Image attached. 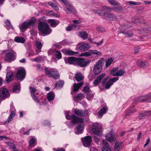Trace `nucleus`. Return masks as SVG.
<instances>
[{
    "mask_svg": "<svg viewBox=\"0 0 151 151\" xmlns=\"http://www.w3.org/2000/svg\"><path fill=\"white\" fill-rule=\"evenodd\" d=\"M46 75L58 79L59 78V74L57 70L55 68H46L45 69Z\"/></svg>",
    "mask_w": 151,
    "mask_h": 151,
    "instance_id": "obj_3",
    "label": "nucleus"
},
{
    "mask_svg": "<svg viewBox=\"0 0 151 151\" xmlns=\"http://www.w3.org/2000/svg\"><path fill=\"white\" fill-rule=\"evenodd\" d=\"M65 117L67 119H70L71 120V123L74 125L78 123H82L84 121V119L81 118H79L78 117L76 116L75 115H71L70 116L68 112L65 113Z\"/></svg>",
    "mask_w": 151,
    "mask_h": 151,
    "instance_id": "obj_5",
    "label": "nucleus"
},
{
    "mask_svg": "<svg viewBox=\"0 0 151 151\" xmlns=\"http://www.w3.org/2000/svg\"><path fill=\"white\" fill-rule=\"evenodd\" d=\"M106 75L105 73H103L97 77L96 79L93 82V84L95 86H97L101 82Z\"/></svg>",
    "mask_w": 151,
    "mask_h": 151,
    "instance_id": "obj_13",
    "label": "nucleus"
},
{
    "mask_svg": "<svg viewBox=\"0 0 151 151\" xmlns=\"http://www.w3.org/2000/svg\"><path fill=\"white\" fill-rule=\"evenodd\" d=\"M43 124L45 126H50V122L48 120H45L43 122Z\"/></svg>",
    "mask_w": 151,
    "mask_h": 151,
    "instance_id": "obj_61",
    "label": "nucleus"
},
{
    "mask_svg": "<svg viewBox=\"0 0 151 151\" xmlns=\"http://www.w3.org/2000/svg\"><path fill=\"white\" fill-rule=\"evenodd\" d=\"M113 61V60L112 58H109L106 61L105 64L106 68H107L110 66Z\"/></svg>",
    "mask_w": 151,
    "mask_h": 151,
    "instance_id": "obj_42",
    "label": "nucleus"
},
{
    "mask_svg": "<svg viewBox=\"0 0 151 151\" xmlns=\"http://www.w3.org/2000/svg\"><path fill=\"white\" fill-rule=\"evenodd\" d=\"M104 60L103 58H100L94 65L93 72L96 75L100 73L103 69V66L104 64Z\"/></svg>",
    "mask_w": 151,
    "mask_h": 151,
    "instance_id": "obj_4",
    "label": "nucleus"
},
{
    "mask_svg": "<svg viewBox=\"0 0 151 151\" xmlns=\"http://www.w3.org/2000/svg\"><path fill=\"white\" fill-rule=\"evenodd\" d=\"M119 79V78L118 77H114L113 78L111 79H109V80L111 83H112V84H113V83L114 82H115L117 81Z\"/></svg>",
    "mask_w": 151,
    "mask_h": 151,
    "instance_id": "obj_53",
    "label": "nucleus"
},
{
    "mask_svg": "<svg viewBox=\"0 0 151 151\" xmlns=\"http://www.w3.org/2000/svg\"><path fill=\"white\" fill-rule=\"evenodd\" d=\"M103 42V40L102 39L99 42H93V43L96 45L97 47H99L102 45Z\"/></svg>",
    "mask_w": 151,
    "mask_h": 151,
    "instance_id": "obj_57",
    "label": "nucleus"
},
{
    "mask_svg": "<svg viewBox=\"0 0 151 151\" xmlns=\"http://www.w3.org/2000/svg\"><path fill=\"white\" fill-rule=\"evenodd\" d=\"M92 12H93L94 13H97L99 15H100L103 12V10H97L96 9H93L92 10Z\"/></svg>",
    "mask_w": 151,
    "mask_h": 151,
    "instance_id": "obj_50",
    "label": "nucleus"
},
{
    "mask_svg": "<svg viewBox=\"0 0 151 151\" xmlns=\"http://www.w3.org/2000/svg\"><path fill=\"white\" fill-rule=\"evenodd\" d=\"M122 33L126 37H131L133 35V33L131 31L129 30H125Z\"/></svg>",
    "mask_w": 151,
    "mask_h": 151,
    "instance_id": "obj_36",
    "label": "nucleus"
},
{
    "mask_svg": "<svg viewBox=\"0 0 151 151\" xmlns=\"http://www.w3.org/2000/svg\"><path fill=\"white\" fill-rule=\"evenodd\" d=\"M53 53L57 58L60 59L61 58V54L60 51L55 50L53 51Z\"/></svg>",
    "mask_w": 151,
    "mask_h": 151,
    "instance_id": "obj_39",
    "label": "nucleus"
},
{
    "mask_svg": "<svg viewBox=\"0 0 151 151\" xmlns=\"http://www.w3.org/2000/svg\"><path fill=\"white\" fill-rule=\"evenodd\" d=\"M38 28L40 32L45 35H49L52 31V30L50 28L49 25L44 22L39 23Z\"/></svg>",
    "mask_w": 151,
    "mask_h": 151,
    "instance_id": "obj_1",
    "label": "nucleus"
},
{
    "mask_svg": "<svg viewBox=\"0 0 151 151\" xmlns=\"http://www.w3.org/2000/svg\"><path fill=\"white\" fill-rule=\"evenodd\" d=\"M75 78L76 80L78 82L81 81L83 79L82 74L80 72L77 73L76 74Z\"/></svg>",
    "mask_w": 151,
    "mask_h": 151,
    "instance_id": "obj_31",
    "label": "nucleus"
},
{
    "mask_svg": "<svg viewBox=\"0 0 151 151\" xmlns=\"http://www.w3.org/2000/svg\"><path fill=\"white\" fill-rule=\"evenodd\" d=\"M16 56L15 52L13 50H11L6 53L5 60L8 61H14L15 59Z\"/></svg>",
    "mask_w": 151,
    "mask_h": 151,
    "instance_id": "obj_7",
    "label": "nucleus"
},
{
    "mask_svg": "<svg viewBox=\"0 0 151 151\" xmlns=\"http://www.w3.org/2000/svg\"><path fill=\"white\" fill-rule=\"evenodd\" d=\"M14 40L18 43H23L25 42V40L22 37H15Z\"/></svg>",
    "mask_w": 151,
    "mask_h": 151,
    "instance_id": "obj_35",
    "label": "nucleus"
},
{
    "mask_svg": "<svg viewBox=\"0 0 151 151\" xmlns=\"http://www.w3.org/2000/svg\"><path fill=\"white\" fill-rule=\"evenodd\" d=\"M84 124H80L78 126L75 131V133L76 134H78L81 133L84 128Z\"/></svg>",
    "mask_w": 151,
    "mask_h": 151,
    "instance_id": "obj_25",
    "label": "nucleus"
},
{
    "mask_svg": "<svg viewBox=\"0 0 151 151\" xmlns=\"http://www.w3.org/2000/svg\"><path fill=\"white\" fill-rule=\"evenodd\" d=\"M125 72L124 70H119L114 75V76H122Z\"/></svg>",
    "mask_w": 151,
    "mask_h": 151,
    "instance_id": "obj_38",
    "label": "nucleus"
},
{
    "mask_svg": "<svg viewBox=\"0 0 151 151\" xmlns=\"http://www.w3.org/2000/svg\"><path fill=\"white\" fill-rule=\"evenodd\" d=\"M5 24L6 25L9 27H11L12 28H13V27L11 24V22L9 20H6L5 22Z\"/></svg>",
    "mask_w": 151,
    "mask_h": 151,
    "instance_id": "obj_60",
    "label": "nucleus"
},
{
    "mask_svg": "<svg viewBox=\"0 0 151 151\" xmlns=\"http://www.w3.org/2000/svg\"><path fill=\"white\" fill-rule=\"evenodd\" d=\"M55 95L54 93L52 92H50L47 95V98L49 101H51L54 99Z\"/></svg>",
    "mask_w": 151,
    "mask_h": 151,
    "instance_id": "obj_29",
    "label": "nucleus"
},
{
    "mask_svg": "<svg viewBox=\"0 0 151 151\" xmlns=\"http://www.w3.org/2000/svg\"><path fill=\"white\" fill-rule=\"evenodd\" d=\"M36 21L35 18L32 17L29 20L23 23L21 25L19 26V28L22 31H24L26 30L27 27L30 28V27L34 25Z\"/></svg>",
    "mask_w": 151,
    "mask_h": 151,
    "instance_id": "obj_2",
    "label": "nucleus"
},
{
    "mask_svg": "<svg viewBox=\"0 0 151 151\" xmlns=\"http://www.w3.org/2000/svg\"><path fill=\"white\" fill-rule=\"evenodd\" d=\"M91 90L88 86H86V99L88 100H90L93 98V94L90 93Z\"/></svg>",
    "mask_w": 151,
    "mask_h": 151,
    "instance_id": "obj_14",
    "label": "nucleus"
},
{
    "mask_svg": "<svg viewBox=\"0 0 151 151\" xmlns=\"http://www.w3.org/2000/svg\"><path fill=\"white\" fill-rule=\"evenodd\" d=\"M29 147H30V148H32L35 146L34 144L35 143V141L32 138L29 141Z\"/></svg>",
    "mask_w": 151,
    "mask_h": 151,
    "instance_id": "obj_44",
    "label": "nucleus"
},
{
    "mask_svg": "<svg viewBox=\"0 0 151 151\" xmlns=\"http://www.w3.org/2000/svg\"><path fill=\"white\" fill-rule=\"evenodd\" d=\"M146 117V116L145 115V112H142L138 116V118L139 119H143Z\"/></svg>",
    "mask_w": 151,
    "mask_h": 151,
    "instance_id": "obj_45",
    "label": "nucleus"
},
{
    "mask_svg": "<svg viewBox=\"0 0 151 151\" xmlns=\"http://www.w3.org/2000/svg\"><path fill=\"white\" fill-rule=\"evenodd\" d=\"M106 109L105 107H104L98 112V117H101L103 116L104 114L106 113Z\"/></svg>",
    "mask_w": 151,
    "mask_h": 151,
    "instance_id": "obj_34",
    "label": "nucleus"
},
{
    "mask_svg": "<svg viewBox=\"0 0 151 151\" xmlns=\"http://www.w3.org/2000/svg\"><path fill=\"white\" fill-rule=\"evenodd\" d=\"M112 83H111L109 81L107 82L106 84V86L105 88L106 89H109L110 86L112 85Z\"/></svg>",
    "mask_w": 151,
    "mask_h": 151,
    "instance_id": "obj_48",
    "label": "nucleus"
},
{
    "mask_svg": "<svg viewBox=\"0 0 151 151\" xmlns=\"http://www.w3.org/2000/svg\"><path fill=\"white\" fill-rule=\"evenodd\" d=\"M91 62V59L86 58V66L89 65Z\"/></svg>",
    "mask_w": 151,
    "mask_h": 151,
    "instance_id": "obj_62",
    "label": "nucleus"
},
{
    "mask_svg": "<svg viewBox=\"0 0 151 151\" xmlns=\"http://www.w3.org/2000/svg\"><path fill=\"white\" fill-rule=\"evenodd\" d=\"M48 22L50 23L51 27H56L59 23V22L57 20L49 19L48 20Z\"/></svg>",
    "mask_w": 151,
    "mask_h": 151,
    "instance_id": "obj_23",
    "label": "nucleus"
},
{
    "mask_svg": "<svg viewBox=\"0 0 151 151\" xmlns=\"http://www.w3.org/2000/svg\"><path fill=\"white\" fill-rule=\"evenodd\" d=\"M91 131L95 135L100 136L102 133V127L98 123H95L92 126Z\"/></svg>",
    "mask_w": 151,
    "mask_h": 151,
    "instance_id": "obj_6",
    "label": "nucleus"
},
{
    "mask_svg": "<svg viewBox=\"0 0 151 151\" xmlns=\"http://www.w3.org/2000/svg\"><path fill=\"white\" fill-rule=\"evenodd\" d=\"M83 84V82H81L78 84L74 83L73 85V90L74 91H76L78 90L80 87Z\"/></svg>",
    "mask_w": 151,
    "mask_h": 151,
    "instance_id": "obj_32",
    "label": "nucleus"
},
{
    "mask_svg": "<svg viewBox=\"0 0 151 151\" xmlns=\"http://www.w3.org/2000/svg\"><path fill=\"white\" fill-rule=\"evenodd\" d=\"M64 83L63 81H59L57 82L55 84V87L58 88L61 87L63 84Z\"/></svg>",
    "mask_w": 151,
    "mask_h": 151,
    "instance_id": "obj_41",
    "label": "nucleus"
},
{
    "mask_svg": "<svg viewBox=\"0 0 151 151\" xmlns=\"http://www.w3.org/2000/svg\"><path fill=\"white\" fill-rule=\"evenodd\" d=\"M151 99V93L146 96H141L137 98L138 102H144Z\"/></svg>",
    "mask_w": 151,
    "mask_h": 151,
    "instance_id": "obj_12",
    "label": "nucleus"
},
{
    "mask_svg": "<svg viewBox=\"0 0 151 151\" xmlns=\"http://www.w3.org/2000/svg\"><path fill=\"white\" fill-rule=\"evenodd\" d=\"M105 11H104V13L103 12L102 13L104 14V15L106 19L110 21H115L117 19V17L116 16L113 15L111 13H105Z\"/></svg>",
    "mask_w": 151,
    "mask_h": 151,
    "instance_id": "obj_10",
    "label": "nucleus"
},
{
    "mask_svg": "<svg viewBox=\"0 0 151 151\" xmlns=\"http://www.w3.org/2000/svg\"><path fill=\"white\" fill-rule=\"evenodd\" d=\"M13 91L15 93L19 92L20 91V86L19 85L15 86L13 89Z\"/></svg>",
    "mask_w": 151,
    "mask_h": 151,
    "instance_id": "obj_43",
    "label": "nucleus"
},
{
    "mask_svg": "<svg viewBox=\"0 0 151 151\" xmlns=\"http://www.w3.org/2000/svg\"><path fill=\"white\" fill-rule=\"evenodd\" d=\"M146 117L151 115V111L145 112Z\"/></svg>",
    "mask_w": 151,
    "mask_h": 151,
    "instance_id": "obj_64",
    "label": "nucleus"
},
{
    "mask_svg": "<svg viewBox=\"0 0 151 151\" xmlns=\"http://www.w3.org/2000/svg\"><path fill=\"white\" fill-rule=\"evenodd\" d=\"M14 74L12 71L7 72L6 78V81L8 83H9L13 79Z\"/></svg>",
    "mask_w": 151,
    "mask_h": 151,
    "instance_id": "obj_15",
    "label": "nucleus"
},
{
    "mask_svg": "<svg viewBox=\"0 0 151 151\" xmlns=\"http://www.w3.org/2000/svg\"><path fill=\"white\" fill-rule=\"evenodd\" d=\"M113 9L115 11H118L122 10L123 9L121 7L118 6L117 7H114Z\"/></svg>",
    "mask_w": 151,
    "mask_h": 151,
    "instance_id": "obj_58",
    "label": "nucleus"
},
{
    "mask_svg": "<svg viewBox=\"0 0 151 151\" xmlns=\"http://www.w3.org/2000/svg\"><path fill=\"white\" fill-rule=\"evenodd\" d=\"M84 98V96L81 93H79L74 97L75 101H81Z\"/></svg>",
    "mask_w": 151,
    "mask_h": 151,
    "instance_id": "obj_33",
    "label": "nucleus"
},
{
    "mask_svg": "<svg viewBox=\"0 0 151 151\" xmlns=\"http://www.w3.org/2000/svg\"><path fill=\"white\" fill-rule=\"evenodd\" d=\"M76 63H77L78 65L81 67H83L85 66V60L84 58H76Z\"/></svg>",
    "mask_w": 151,
    "mask_h": 151,
    "instance_id": "obj_21",
    "label": "nucleus"
},
{
    "mask_svg": "<svg viewBox=\"0 0 151 151\" xmlns=\"http://www.w3.org/2000/svg\"><path fill=\"white\" fill-rule=\"evenodd\" d=\"M79 27L78 25H73L71 24L68 25L66 27V30L68 31H71L73 30H74L76 29H78Z\"/></svg>",
    "mask_w": 151,
    "mask_h": 151,
    "instance_id": "obj_22",
    "label": "nucleus"
},
{
    "mask_svg": "<svg viewBox=\"0 0 151 151\" xmlns=\"http://www.w3.org/2000/svg\"><path fill=\"white\" fill-rule=\"evenodd\" d=\"M122 147V142H117L115 145L114 147L116 151H119Z\"/></svg>",
    "mask_w": 151,
    "mask_h": 151,
    "instance_id": "obj_30",
    "label": "nucleus"
},
{
    "mask_svg": "<svg viewBox=\"0 0 151 151\" xmlns=\"http://www.w3.org/2000/svg\"><path fill=\"white\" fill-rule=\"evenodd\" d=\"M62 2L66 6V9L65 11L67 13H70L72 12L74 9L73 7L71 5L67 0H58Z\"/></svg>",
    "mask_w": 151,
    "mask_h": 151,
    "instance_id": "obj_8",
    "label": "nucleus"
},
{
    "mask_svg": "<svg viewBox=\"0 0 151 151\" xmlns=\"http://www.w3.org/2000/svg\"><path fill=\"white\" fill-rule=\"evenodd\" d=\"M88 112L87 110H86V122H89L90 119L88 114Z\"/></svg>",
    "mask_w": 151,
    "mask_h": 151,
    "instance_id": "obj_56",
    "label": "nucleus"
},
{
    "mask_svg": "<svg viewBox=\"0 0 151 151\" xmlns=\"http://www.w3.org/2000/svg\"><path fill=\"white\" fill-rule=\"evenodd\" d=\"M127 3L130 4H133V5H139L141 4V3L139 2H135L131 1H128Z\"/></svg>",
    "mask_w": 151,
    "mask_h": 151,
    "instance_id": "obj_49",
    "label": "nucleus"
},
{
    "mask_svg": "<svg viewBox=\"0 0 151 151\" xmlns=\"http://www.w3.org/2000/svg\"><path fill=\"white\" fill-rule=\"evenodd\" d=\"M92 54L99 56L101 55V53L96 50H89L88 52H86V56H90Z\"/></svg>",
    "mask_w": 151,
    "mask_h": 151,
    "instance_id": "obj_18",
    "label": "nucleus"
},
{
    "mask_svg": "<svg viewBox=\"0 0 151 151\" xmlns=\"http://www.w3.org/2000/svg\"><path fill=\"white\" fill-rule=\"evenodd\" d=\"M78 52H74L73 51L70 50H67L66 51L65 53L68 55H75L77 54H78Z\"/></svg>",
    "mask_w": 151,
    "mask_h": 151,
    "instance_id": "obj_40",
    "label": "nucleus"
},
{
    "mask_svg": "<svg viewBox=\"0 0 151 151\" xmlns=\"http://www.w3.org/2000/svg\"><path fill=\"white\" fill-rule=\"evenodd\" d=\"M76 60V58L73 57H69L65 58V63H69L70 64H75Z\"/></svg>",
    "mask_w": 151,
    "mask_h": 151,
    "instance_id": "obj_16",
    "label": "nucleus"
},
{
    "mask_svg": "<svg viewBox=\"0 0 151 151\" xmlns=\"http://www.w3.org/2000/svg\"><path fill=\"white\" fill-rule=\"evenodd\" d=\"M36 46L38 49H41L42 47V45L41 42L39 41H36Z\"/></svg>",
    "mask_w": 151,
    "mask_h": 151,
    "instance_id": "obj_46",
    "label": "nucleus"
},
{
    "mask_svg": "<svg viewBox=\"0 0 151 151\" xmlns=\"http://www.w3.org/2000/svg\"><path fill=\"white\" fill-rule=\"evenodd\" d=\"M35 54L34 52V50L32 49H30L29 51V56H34L35 55Z\"/></svg>",
    "mask_w": 151,
    "mask_h": 151,
    "instance_id": "obj_52",
    "label": "nucleus"
},
{
    "mask_svg": "<svg viewBox=\"0 0 151 151\" xmlns=\"http://www.w3.org/2000/svg\"><path fill=\"white\" fill-rule=\"evenodd\" d=\"M138 65L141 68H145L148 67L149 63L145 61L139 60L137 63Z\"/></svg>",
    "mask_w": 151,
    "mask_h": 151,
    "instance_id": "obj_19",
    "label": "nucleus"
},
{
    "mask_svg": "<svg viewBox=\"0 0 151 151\" xmlns=\"http://www.w3.org/2000/svg\"><path fill=\"white\" fill-rule=\"evenodd\" d=\"M114 135L112 132H109L106 136V139L108 141L111 142L114 141Z\"/></svg>",
    "mask_w": 151,
    "mask_h": 151,
    "instance_id": "obj_20",
    "label": "nucleus"
},
{
    "mask_svg": "<svg viewBox=\"0 0 151 151\" xmlns=\"http://www.w3.org/2000/svg\"><path fill=\"white\" fill-rule=\"evenodd\" d=\"M77 48L80 51H84L85 50V43L84 42L79 43L77 45Z\"/></svg>",
    "mask_w": 151,
    "mask_h": 151,
    "instance_id": "obj_28",
    "label": "nucleus"
},
{
    "mask_svg": "<svg viewBox=\"0 0 151 151\" xmlns=\"http://www.w3.org/2000/svg\"><path fill=\"white\" fill-rule=\"evenodd\" d=\"M118 70V67H115L113 68V69L111 70L110 74L114 76V75L115 74L114 73L117 70Z\"/></svg>",
    "mask_w": 151,
    "mask_h": 151,
    "instance_id": "obj_54",
    "label": "nucleus"
},
{
    "mask_svg": "<svg viewBox=\"0 0 151 151\" xmlns=\"http://www.w3.org/2000/svg\"><path fill=\"white\" fill-rule=\"evenodd\" d=\"M103 9L104 10L106 11L110 12L111 11L112 9L108 6H104L103 7Z\"/></svg>",
    "mask_w": 151,
    "mask_h": 151,
    "instance_id": "obj_51",
    "label": "nucleus"
},
{
    "mask_svg": "<svg viewBox=\"0 0 151 151\" xmlns=\"http://www.w3.org/2000/svg\"><path fill=\"white\" fill-rule=\"evenodd\" d=\"M25 71L23 68L19 69L17 73L16 78L19 80H22L25 78Z\"/></svg>",
    "mask_w": 151,
    "mask_h": 151,
    "instance_id": "obj_9",
    "label": "nucleus"
},
{
    "mask_svg": "<svg viewBox=\"0 0 151 151\" xmlns=\"http://www.w3.org/2000/svg\"><path fill=\"white\" fill-rule=\"evenodd\" d=\"M112 5H117L118 3L114 0H107Z\"/></svg>",
    "mask_w": 151,
    "mask_h": 151,
    "instance_id": "obj_55",
    "label": "nucleus"
},
{
    "mask_svg": "<svg viewBox=\"0 0 151 151\" xmlns=\"http://www.w3.org/2000/svg\"><path fill=\"white\" fill-rule=\"evenodd\" d=\"M132 113H133V112L132 110H128L127 112L126 117L128 118L129 117L128 116L131 115Z\"/></svg>",
    "mask_w": 151,
    "mask_h": 151,
    "instance_id": "obj_59",
    "label": "nucleus"
},
{
    "mask_svg": "<svg viewBox=\"0 0 151 151\" xmlns=\"http://www.w3.org/2000/svg\"><path fill=\"white\" fill-rule=\"evenodd\" d=\"M75 113L78 115L83 116L84 115L85 112L82 110H79L78 109H75Z\"/></svg>",
    "mask_w": 151,
    "mask_h": 151,
    "instance_id": "obj_37",
    "label": "nucleus"
},
{
    "mask_svg": "<svg viewBox=\"0 0 151 151\" xmlns=\"http://www.w3.org/2000/svg\"><path fill=\"white\" fill-rule=\"evenodd\" d=\"M96 29L98 31L101 32H102L104 31V28L101 26H99L97 27Z\"/></svg>",
    "mask_w": 151,
    "mask_h": 151,
    "instance_id": "obj_63",
    "label": "nucleus"
},
{
    "mask_svg": "<svg viewBox=\"0 0 151 151\" xmlns=\"http://www.w3.org/2000/svg\"><path fill=\"white\" fill-rule=\"evenodd\" d=\"M79 36L84 40L85 39V31H83L79 32Z\"/></svg>",
    "mask_w": 151,
    "mask_h": 151,
    "instance_id": "obj_47",
    "label": "nucleus"
},
{
    "mask_svg": "<svg viewBox=\"0 0 151 151\" xmlns=\"http://www.w3.org/2000/svg\"><path fill=\"white\" fill-rule=\"evenodd\" d=\"M9 94V90L5 88H1L0 89V97L3 98L7 97Z\"/></svg>",
    "mask_w": 151,
    "mask_h": 151,
    "instance_id": "obj_11",
    "label": "nucleus"
},
{
    "mask_svg": "<svg viewBox=\"0 0 151 151\" xmlns=\"http://www.w3.org/2000/svg\"><path fill=\"white\" fill-rule=\"evenodd\" d=\"M92 142V139L91 136H86V147H89Z\"/></svg>",
    "mask_w": 151,
    "mask_h": 151,
    "instance_id": "obj_26",
    "label": "nucleus"
},
{
    "mask_svg": "<svg viewBox=\"0 0 151 151\" xmlns=\"http://www.w3.org/2000/svg\"><path fill=\"white\" fill-rule=\"evenodd\" d=\"M29 88L31 92V96L33 99L37 102L40 103V101L37 98V97L35 96V92L36 91V89L32 87H30Z\"/></svg>",
    "mask_w": 151,
    "mask_h": 151,
    "instance_id": "obj_17",
    "label": "nucleus"
},
{
    "mask_svg": "<svg viewBox=\"0 0 151 151\" xmlns=\"http://www.w3.org/2000/svg\"><path fill=\"white\" fill-rule=\"evenodd\" d=\"M15 115V113L14 111H12L9 116L7 121H5L4 124H6L11 122Z\"/></svg>",
    "mask_w": 151,
    "mask_h": 151,
    "instance_id": "obj_27",
    "label": "nucleus"
},
{
    "mask_svg": "<svg viewBox=\"0 0 151 151\" xmlns=\"http://www.w3.org/2000/svg\"><path fill=\"white\" fill-rule=\"evenodd\" d=\"M103 143L104 146L103 147L102 149V151H111L109 147L108 146V145L107 144V142L106 141L104 140H103Z\"/></svg>",
    "mask_w": 151,
    "mask_h": 151,
    "instance_id": "obj_24",
    "label": "nucleus"
}]
</instances>
